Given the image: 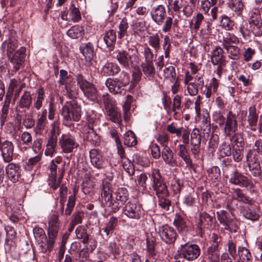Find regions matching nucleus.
<instances>
[{"instance_id": "nucleus-1", "label": "nucleus", "mask_w": 262, "mask_h": 262, "mask_svg": "<svg viewBox=\"0 0 262 262\" xmlns=\"http://www.w3.org/2000/svg\"><path fill=\"white\" fill-rule=\"evenodd\" d=\"M151 181V187L159 198V205L165 210H168L171 201L166 198L169 195L166 183L161 176L160 170L153 169L149 174Z\"/></svg>"}, {"instance_id": "nucleus-2", "label": "nucleus", "mask_w": 262, "mask_h": 262, "mask_svg": "<svg viewBox=\"0 0 262 262\" xmlns=\"http://www.w3.org/2000/svg\"><path fill=\"white\" fill-rule=\"evenodd\" d=\"M60 222L58 217L53 215L48 222V239L45 244L40 246V250L42 253L50 252L53 248L59 230Z\"/></svg>"}, {"instance_id": "nucleus-3", "label": "nucleus", "mask_w": 262, "mask_h": 262, "mask_svg": "<svg viewBox=\"0 0 262 262\" xmlns=\"http://www.w3.org/2000/svg\"><path fill=\"white\" fill-rule=\"evenodd\" d=\"M63 117V124L65 126H70L73 121H78L81 118V108L74 101L67 102L61 110Z\"/></svg>"}, {"instance_id": "nucleus-4", "label": "nucleus", "mask_w": 262, "mask_h": 262, "mask_svg": "<svg viewBox=\"0 0 262 262\" xmlns=\"http://www.w3.org/2000/svg\"><path fill=\"white\" fill-rule=\"evenodd\" d=\"M178 254L180 258L188 261H193L200 256L201 249L200 247L195 244L181 243L178 250Z\"/></svg>"}, {"instance_id": "nucleus-5", "label": "nucleus", "mask_w": 262, "mask_h": 262, "mask_svg": "<svg viewBox=\"0 0 262 262\" xmlns=\"http://www.w3.org/2000/svg\"><path fill=\"white\" fill-rule=\"evenodd\" d=\"M229 182L231 184L245 188L251 192L254 191L255 185L252 181L237 170L230 174Z\"/></svg>"}, {"instance_id": "nucleus-6", "label": "nucleus", "mask_w": 262, "mask_h": 262, "mask_svg": "<svg viewBox=\"0 0 262 262\" xmlns=\"http://www.w3.org/2000/svg\"><path fill=\"white\" fill-rule=\"evenodd\" d=\"M76 79L77 83L83 92L84 96L92 101H95L97 98V90L93 84L86 80L81 74L77 75Z\"/></svg>"}, {"instance_id": "nucleus-7", "label": "nucleus", "mask_w": 262, "mask_h": 262, "mask_svg": "<svg viewBox=\"0 0 262 262\" xmlns=\"http://www.w3.org/2000/svg\"><path fill=\"white\" fill-rule=\"evenodd\" d=\"M116 145L117 148V153L120 157V160H118V164L121 166L129 176H133L135 172V169L133 165L130 163L128 159L126 158L124 149L121 144L119 136L116 133Z\"/></svg>"}, {"instance_id": "nucleus-8", "label": "nucleus", "mask_w": 262, "mask_h": 262, "mask_svg": "<svg viewBox=\"0 0 262 262\" xmlns=\"http://www.w3.org/2000/svg\"><path fill=\"white\" fill-rule=\"evenodd\" d=\"M59 143L62 151L66 154L73 152L79 146L75 138L69 133L63 134Z\"/></svg>"}, {"instance_id": "nucleus-9", "label": "nucleus", "mask_w": 262, "mask_h": 262, "mask_svg": "<svg viewBox=\"0 0 262 262\" xmlns=\"http://www.w3.org/2000/svg\"><path fill=\"white\" fill-rule=\"evenodd\" d=\"M158 232L162 241L168 244L174 243L178 236L175 229L167 225L160 227Z\"/></svg>"}, {"instance_id": "nucleus-10", "label": "nucleus", "mask_w": 262, "mask_h": 262, "mask_svg": "<svg viewBox=\"0 0 262 262\" xmlns=\"http://www.w3.org/2000/svg\"><path fill=\"white\" fill-rule=\"evenodd\" d=\"M189 142L190 151L194 158L198 157L201 151V135L199 129L194 128L190 133Z\"/></svg>"}, {"instance_id": "nucleus-11", "label": "nucleus", "mask_w": 262, "mask_h": 262, "mask_svg": "<svg viewBox=\"0 0 262 262\" xmlns=\"http://www.w3.org/2000/svg\"><path fill=\"white\" fill-rule=\"evenodd\" d=\"M124 214L127 217L134 219H139L141 214V207L137 204L136 200L128 202L123 209Z\"/></svg>"}, {"instance_id": "nucleus-12", "label": "nucleus", "mask_w": 262, "mask_h": 262, "mask_svg": "<svg viewBox=\"0 0 262 262\" xmlns=\"http://www.w3.org/2000/svg\"><path fill=\"white\" fill-rule=\"evenodd\" d=\"M213 217L206 212H201L196 223L197 230L200 234L204 232L205 228L209 229L213 224Z\"/></svg>"}, {"instance_id": "nucleus-13", "label": "nucleus", "mask_w": 262, "mask_h": 262, "mask_svg": "<svg viewBox=\"0 0 262 262\" xmlns=\"http://www.w3.org/2000/svg\"><path fill=\"white\" fill-rule=\"evenodd\" d=\"M258 120V114L256 106L254 104L251 105L248 108L247 128L251 131L256 132L257 129Z\"/></svg>"}, {"instance_id": "nucleus-14", "label": "nucleus", "mask_w": 262, "mask_h": 262, "mask_svg": "<svg viewBox=\"0 0 262 262\" xmlns=\"http://www.w3.org/2000/svg\"><path fill=\"white\" fill-rule=\"evenodd\" d=\"M0 151L3 160L5 162H10L13 159L14 146L11 141L5 140L0 145Z\"/></svg>"}, {"instance_id": "nucleus-15", "label": "nucleus", "mask_w": 262, "mask_h": 262, "mask_svg": "<svg viewBox=\"0 0 262 262\" xmlns=\"http://www.w3.org/2000/svg\"><path fill=\"white\" fill-rule=\"evenodd\" d=\"M25 53L26 48L24 47H21L15 52L12 57H11V56L8 57L10 62L13 64V67L15 71L19 69L20 66L25 61L26 57Z\"/></svg>"}, {"instance_id": "nucleus-16", "label": "nucleus", "mask_w": 262, "mask_h": 262, "mask_svg": "<svg viewBox=\"0 0 262 262\" xmlns=\"http://www.w3.org/2000/svg\"><path fill=\"white\" fill-rule=\"evenodd\" d=\"M237 130V121L236 115L231 111H229L225 122V132L227 135L230 136L231 134L235 133Z\"/></svg>"}, {"instance_id": "nucleus-17", "label": "nucleus", "mask_w": 262, "mask_h": 262, "mask_svg": "<svg viewBox=\"0 0 262 262\" xmlns=\"http://www.w3.org/2000/svg\"><path fill=\"white\" fill-rule=\"evenodd\" d=\"M204 84V80L203 75H196L194 77V81L189 83L187 85V91L188 95L191 96H196L199 92V88L203 87Z\"/></svg>"}, {"instance_id": "nucleus-18", "label": "nucleus", "mask_w": 262, "mask_h": 262, "mask_svg": "<svg viewBox=\"0 0 262 262\" xmlns=\"http://www.w3.org/2000/svg\"><path fill=\"white\" fill-rule=\"evenodd\" d=\"M166 14L165 7L162 5L154 7L150 11L152 20L158 25L162 24L165 19Z\"/></svg>"}, {"instance_id": "nucleus-19", "label": "nucleus", "mask_w": 262, "mask_h": 262, "mask_svg": "<svg viewBox=\"0 0 262 262\" xmlns=\"http://www.w3.org/2000/svg\"><path fill=\"white\" fill-rule=\"evenodd\" d=\"M47 110H43L41 113H38L37 117V122L33 130L36 135H41L47 123Z\"/></svg>"}, {"instance_id": "nucleus-20", "label": "nucleus", "mask_w": 262, "mask_h": 262, "mask_svg": "<svg viewBox=\"0 0 262 262\" xmlns=\"http://www.w3.org/2000/svg\"><path fill=\"white\" fill-rule=\"evenodd\" d=\"M6 172L8 178L13 183L18 181L20 176L19 167L15 163H10L7 165L5 168Z\"/></svg>"}, {"instance_id": "nucleus-21", "label": "nucleus", "mask_w": 262, "mask_h": 262, "mask_svg": "<svg viewBox=\"0 0 262 262\" xmlns=\"http://www.w3.org/2000/svg\"><path fill=\"white\" fill-rule=\"evenodd\" d=\"M18 47L17 41L15 37L11 36L4 41L2 45L3 53L6 52L8 57H10Z\"/></svg>"}, {"instance_id": "nucleus-22", "label": "nucleus", "mask_w": 262, "mask_h": 262, "mask_svg": "<svg viewBox=\"0 0 262 262\" xmlns=\"http://www.w3.org/2000/svg\"><path fill=\"white\" fill-rule=\"evenodd\" d=\"M247 159L249 170L254 177H258L262 181V170L259 161L255 160L250 159L249 154L247 155Z\"/></svg>"}, {"instance_id": "nucleus-23", "label": "nucleus", "mask_w": 262, "mask_h": 262, "mask_svg": "<svg viewBox=\"0 0 262 262\" xmlns=\"http://www.w3.org/2000/svg\"><path fill=\"white\" fill-rule=\"evenodd\" d=\"M57 138L55 136H50L47 140L44 154L47 157H52L56 152Z\"/></svg>"}, {"instance_id": "nucleus-24", "label": "nucleus", "mask_w": 262, "mask_h": 262, "mask_svg": "<svg viewBox=\"0 0 262 262\" xmlns=\"http://www.w3.org/2000/svg\"><path fill=\"white\" fill-rule=\"evenodd\" d=\"M103 102L106 110V116L108 119L115 122V106L112 98L107 95L104 96Z\"/></svg>"}, {"instance_id": "nucleus-25", "label": "nucleus", "mask_w": 262, "mask_h": 262, "mask_svg": "<svg viewBox=\"0 0 262 262\" xmlns=\"http://www.w3.org/2000/svg\"><path fill=\"white\" fill-rule=\"evenodd\" d=\"M223 50L220 47H216L211 55V61L213 65L225 64Z\"/></svg>"}, {"instance_id": "nucleus-26", "label": "nucleus", "mask_w": 262, "mask_h": 262, "mask_svg": "<svg viewBox=\"0 0 262 262\" xmlns=\"http://www.w3.org/2000/svg\"><path fill=\"white\" fill-rule=\"evenodd\" d=\"M232 196L236 201L249 205H252L254 203V201L245 194L242 189L232 188Z\"/></svg>"}, {"instance_id": "nucleus-27", "label": "nucleus", "mask_w": 262, "mask_h": 262, "mask_svg": "<svg viewBox=\"0 0 262 262\" xmlns=\"http://www.w3.org/2000/svg\"><path fill=\"white\" fill-rule=\"evenodd\" d=\"M89 155L92 164L97 168H101L103 166V161L100 152L96 149H92Z\"/></svg>"}, {"instance_id": "nucleus-28", "label": "nucleus", "mask_w": 262, "mask_h": 262, "mask_svg": "<svg viewBox=\"0 0 262 262\" xmlns=\"http://www.w3.org/2000/svg\"><path fill=\"white\" fill-rule=\"evenodd\" d=\"M162 157L164 162L169 166L175 167L178 165L176 159H174L173 153L169 147L163 148Z\"/></svg>"}, {"instance_id": "nucleus-29", "label": "nucleus", "mask_w": 262, "mask_h": 262, "mask_svg": "<svg viewBox=\"0 0 262 262\" xmlns=\"http://www.w3.org/2000/svg\"><path fill=\"white\" fill-rule=\"evenodd\" d=\"M240 210L243 216L248 220L254 221L259 218L258 213L252 207L242 206Z\"/></svg>"}, {"instance_id": "nucleus-30", "label": "nucleus", "mask_w": 262, "mask_h": 262, "mask_svg": "<svg viewBox=\"0 0 262 262\" xmlns=\"http://www.w3.org/2000/svg\"><path fill=\"white\" fill-rule=\"evenodd\" d=\"M220 253L219 251V246L217 245H212L208 248L205 256L211 262H219Z\"/></svg>"}, {"instance_id": "nucleus-31", "label": "nucleus", "mask_w": 262, "mask_h": 262, "mask_svg": "<svg viewBox=\"0 0 262 262\" xmlns=\"http://www.w3.org/2000/svg\"><path fill=\"white\" fill-rule=\"evenodd\" d=\"M173 224L180 234H183L188 231V227L185 221L179 214H176Z\"/></svg>"}, {"instance_id": "nucleus-32", "label": "nucleus", "mask_w": 262, "mask_h": 262, "mask_svg": "<svg viewBox=\"0 0 262 262\" xmlns=\"http://www.w3.org/2000/svg\"><path fill=\"white\" fill-rule=\"evenodd\" d=\"M127 191L125 188H119L116 192V209L120 207L126 201Z\"/></svg>"}, {"instance_id": "nucleus-33", "label": "nucleus", "mask_w": 262, "mask_h": 262, "mask_svg": "<svg viewBox=\"0 0 262 262\" xmlns=\"http://www.w3.org/2000/svg\"><path fill=\"white\" fill-rule=\"evenodd\" d=\"M156 239L151 235L146 236V251L149 257H152L155 259L156 251L155 250Z\"/></svg>"}, {"instance_id": "nucleus-34", "label": "nucleus", "mask_w": 262, "mask_h": 262, "mask_svg": "<svg viewBox=\"0 0 262 262\" xmlns=\"http://www.w3.org/2000/svg\"><path fill=\"white\" fill-rule=\"evenodd\" d=\"M81 53L85 57L87 61H91L93 58L94 49L90 42L82 43L79 48Z\"/></svg>"}, {"instance_id": "nucleus-35", "label": "nucleus", "mask_w": 262, "mask_h": 262, "mask_svg": "<svg viewBox=\"0 0 262 262\" xmlns=\"http://www.w3.org/2000/svg\"><path fill=\"white\" fill-rule=\"evenodd\" d=\"M34 236L36 241L39 244V247L41 244L45 245L47 241V237L43 229L39 227H35L33 230Z\"/></svg>"}, {"instance_id": "nucleus-36", "label": "nucleus", "mask_w": 262, "mask_h": 262, "mask_svg": "<svg viewBox=\"0 0 262 262\" xmlns=\"http://www.w3.org/2000/svg\"><path fill=\"white\" fill-rule=\"evenodd\" d=\"M67 91V96L70 99L77 97L78 94V88L74 81H69L64 84Z\"/></svg>"}, {"instance_id": "nucleus-37", "label": "nucleus", "mask_w": 262, "mask_h": 262, "mask_svg": "<svg viewBox=\"0 0 262 262\" xmlns=\"http://www.w3.org/2000/svg\"><path fill=\"white\" fill-rule=\"evenodd\" d=\"M32 104V97L29 91H25L21 96L18 105L21 108L29 109Z\"/></svg>"}, {"instance_id": "nucleus-38", "label": "nucleus", "mask_w": 262, "mask_h": 262, "mask_svg": "<svg viewBox=\"0 0 262 262\" xmlns=\"http://www.w3.org/2000/svg\"><path fill=\"white\" fill-rule=\"evenodd\" d=\"M238 254L243 262H252V256L248 249L243 246L238 247Z\"/></svg>"}, {"instance_id": "nucleus-39", "label": "nucleus", "mask_w": 262, "mask_h": 262, "mask_svg": "<svg viewBox=\"0 0 262 262\" xmlns=\"http://www.w3.org/2000/svg\"><path fill=\"white\" fill-rule=\"evenodd\" d=\"M224 48L228 54V57L232 59L237 60L240 56V49L237 46L225 45Z\"/></svg>"}, {"instance_id": "nucleus-40", "label": "nucleus", "mask_w": 262, "mask_h": 262, "mask_svg": "<svg viewBox=\"0 0 262 262\" xmlns=\"http://www.w3.org/2000/svg\"><path fill=\"white\" fill-rule=\"evenodd\" d=\"M141 67L144 74L149 77L153 78L155 74V69L153 62H144L142 63Z\"/></svg>"}, {"instance_id": "nucleus-41", "label": "nucleus", "mask_w": 262, "mask_h": 262, "mask_svg": "<svg viewBox=\"0 0 262 262\" xmlns=\"http://www.w3.org/2000/svg\"><path fill=\"white\" fill-rule=\"evenodd\" d=\"M228 5L237 15L242 13L244 8V4L242 0H229Z\"/></svg>"}, {"instance_id": "nucleus-42", "label": "nucleus", "mask_w": 262, "mask_h": 262, "mask_svg": "<svg viewBox=\"0 0 262 262\" xmlns=\"http://www.w3.org/2000/svg\"><path fill=\"white\" fill-rule=\"evenodd\" d=\"M103 40L110 50L114 49L115 47V32L113 30H111L106 33Z\"/></svg>"}, {"instance_id": "nucleus-43", "label": "nucleus", "mask_w": 262, "mask_h": 262, "mask_svg": "<svg viewBox=\"0 0 262 262\" xmlns=\"http://www.w3.org/2000/svg\"><path fill=\"white\" fill-rule=\"evenodd\" d=\"M85 138L88 141L94 145L99 144L100 141L99 136L96 134L94 129L90 126H89Z\"/></svg>"}, {"instance_id": "nucleus-44", "label": "nucleus", "mask_w": 262, "mask_h": 262, "mask_svg": "<svg viewBox=\"0 0 262 262\" xmlns=\"http://www.w3.org/2000/svg\"><path fill=\"white\" fill-rule=\"evenodd\" d=\"M62 159L61 157L57 156L51 161L49 167V174L50 177H55L56 176L57 164L61 162Z\"/></svg>"}, {"instance_id": "nucleus-45", "label": "nucleus", "mask_w": 262, "mask_h": 262, "mask_svg": "<svg viewBox=\"0 0 262 262\" xmlns=\"http://www.w3.org/2000/svg\"><path fill=\"white\" fill-rule=\"evenodd\" d=\"M124 143L127 146H134L137 144L136 137L132 131L128 130L124 134Z\"/></svg>"}, {"instance_id": "nucleus-46", "label": "nucleus", "mask_w": 262, "mask_h": 262, "mask_svg": "<svg viewBox=\"0 0 262 262\" xmlns=\"http://www.w3.org/2000/svg\"><path fill=\"white\" fill-rule=\"evenodd\" d=\"M67 34L72 39L81 38L83 34L82 28L79 26H73L68 30Z\"/></svg>"}, {"instance_id": "nucleus-47", "label": "nucleus", "mask_w": 262, "mask_h": 262, "mask_svg": "<svg viewBox=\"0 0 262 262\" xmlns=\"http://www.w3.org/2000/svg\"><path fill=\"white\" fill-rule=\"evenodd\" d=\"M45 99V92L43 88H40L37 92V96L34 100V107L36 110H39L42 106V102Z\"/></svg>"}, {"instance_id": "nucleus-48", "label": "nucleus", "mask_w": 262, "mask_h": 262, "mask_svg": "<svg viewBox=\"0 0 262 262\" xmlns=\"http://www.w3.org/2000/svg\"><path fill=\"white\" fill-rule=\"evenodd\" d=\"M182 98V95L177 94L172 99L171 112L173 113V116L177 115L178 111L181 108Z\"/></svg>"}, {"instance_id": "nucleus-49", "label": "nucleus", "mask_w": 262, "mask_h": 262, "mask_svg": "<svg viewBox=\"0 0 262 262\" xmlns=\"http://www.w3.org/2000/svg\"><path fill=\"white\" fill-rule=\"evenodd\" d=\"M75 233L77 238L81 239L83 243H88L89 236L86 233V230L83 226H78L75 230Z\"/></svg>"}, {"instance_id": "nucleus-50", "label": "nucleus", "mask_w": 262, "mask_h": 262, "mask_svg": "<svg viewBox=\"0 0 262 262\" xmlns=\"http://www.w3.org/2000/svg\"><path fill=\"white\" fill-rule=\"evenodd\" d=\"M216 216L220 223L224 227L231 219L229 213L225 210H220L216 212Z\"/></svg>"}, {"instance_id": "nucleus-51", "label": "nucleus", "mask_w": 262, "mask_h": 262, "mask_svg": "<svg viewBox=\"0 0 262 262\" xmlns=\"http://www.w3.org/2000/svg\"><path fill=\"white\" fill-rule=\"evenodd\" d=\"M224 228L231 232L236 233L239 229V223L235 217H232L228 223L225 226Z\"/></svg>"}, {"instance_id": "nucleus-52", "label": "nucleus", "mask_w": 262, "mask_h": 262, "mask_svg": "<svg viewBox=\"0 0 262 262\" xmlns=\"http://www.w3.org/2000/svg\"><path fill=\"white\" fill-rule=\"evenodd\" d=\"M117 59L123 67L128 66V54L125 51H119L117 55Z\"/></svg>"}, {"instance_id": "nucleus-53", "label": "nucleus", "mask_w": 262, "mask_h": 262, "mask_svg": "<svg viewBox=\"0 0 262 262\" xmlns=\"http://www.w3.org/2000/svg\"><path fill=\"white\" fill-rule=\"evenodd\" d=\"M148 44L155 49L156 52H157L158 50L160 47V38L158 34L150 36L148 38Z\"/></svg>"}, {"instance_id": "nucleus-54", "label": "nucleus", "mask_w": 262, "mask_h": 262, "mask_svg": "<svg viewBox=\"0 0 262 262\" xmlns=\"http://www.w3.org/2000/svg\"><path fill=\"white\" fill-rule=\"evenodd\" d=\"M250 25L254 36H259L262 35V21L250 23Z\"/></svg>"}, {"instance_id": "nucleus-55", "label": "nucleus", "mask_w": 262, "mask_h": 262, "mask_svg": "<svg viewBox=\"0 0 262 262\" xmlns=\"http://www.w3.org/2000/svg\"><path fill=\"white\" fill-rule=\"evenodd\" d=\"M250 16L249 23L262 21L260 17V13L258 8L255 7L251 9L249 13Z\"/></svg>"}, {"instance_id": "nucleus-56", "label": "nucleus", "mask_w": 262, "mask_h": 262, "mask_svg": "<svg viewBox=\"0 0 262 262\" xmlns=\"http://www.w3.org/2000/svg\"><path fill=\"white\" fill-rule=\"evenodd\" d=\"M183 127H177L176 123H171L167 125L166 129L168 132L171 134H174L177 137H180L183 132Z\"/></svg>"}, {"instance_id": "nucleus-57", "label": "nucleus", "mask_w": 262, "mask_h": 262, "mask_svg": "<svg viewBox=\"0 0 262 262\" xmlns=\"http://www.w3.org/2000/svg\"><path fill=\"white\" fill-rule=\"evenodd\" d=\"M133 100V97L131 95H127L125 97V100L123 104V110L124 114V118L125 119L128 117V113L130 108Z\"/></svg>"}, {"instance_id": "nucleus-58", "label": "nucleus", "mask_w": 262, "mask_h": 262, "mask_svg": "<svg viewBox=\"0 0 262 262\" xmlns=\"http://www.w3.org/2000/svg\"><path fill=\"white\" fill-rule=\"evenodd\" d=\"M164 76L166 78H169L171 82H174L177 79L175 69L173 66H169L164 70Z\"/></svg>"}, {"instance_id": "nucleus-59", "label": "nucleus", "mask_w": 262, "mask_h": 262, "mask_svg": "<svg viewBox=\"0 0 262 262\" xmlns=\"http://www.w3.org/2000/svg\"><path fill=\"white\" fill-rule=\"evenodd\" d=\"M220 156L222 157H228L231 156V147L229 144L224 142L220 146Z\"/></svg>"}, {"instance_id": "nucleus-60", "label": "nucleus", "mask_w": 262, "mask_h": 262, "mask_svg": "<svg viewBox=\"0 0 262 262\" xmlns=\"http://www.w3.org/2000/svg\"><path fill=\"white\" fill-rule=\"evenodd\" d=\"M183 186V182L178 179H174L170 184V188L176 194H179Z\"/></svg>"}, {"instance_id": "nucleus-61", "label": "nucleus", "mask_w": 262, "mask_h": 262, "mask_svg": "<svg viewBox=\"0 0 262 262\" xmlns=\"http://www.w3.org/2000/svg\"><path fill=\"white\" fill-rule=\"evenodd\" d=\"M231 140L238 148H243L245 145L243 135L241 133L235 134L232 137Z\"/></svg>"}, {"instance_id": "nucleus-62", "label": "nucleus", "mask_w": 262, "mask_h": 262, "mask_svg": "<svg viewBox=\"0 0 262 262\" xmlns=\"http://www.w3.org/2000/svg\"><path fill=\"white\" fill-rule=\"evenodd\" d=\"M238 42V38L233 34L227 33L223 38V46L231 45L232 43L236 44Z\"/></svg>"}, {"instance_id": "nucleus-63", "label": "nucleus", "mask_w": 262, "mask_h": 262, "mask_svg": "<svg viewBox=\"0 0 262 262\" xmlns=\"http://www.w3.org/2000/svg\"><path fill=\"white\" fill-rule=\"evenodd\" d=\"M221 24V26L226 30H230L232 29L234 25V22L230 20V18L226 15L222 16Z\"/></svg>"}, {"instance_id": "nucleus-64", "label": "nucleus", "mask_w": 262, "mask_h": 262, "mask_svg": "<svg viewBox=\"0 0 262 262\" xmlns=\"http://www.w3.org/2000/svg\"><path fill=\"white\" fill-rule=\"evenodd\" d=\"M142 53L144 57V62H153L154 55L151 50L148 46H145Z\"/></svg>"}]
</instances>
